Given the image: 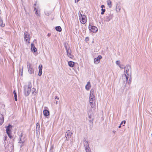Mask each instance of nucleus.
I'll return each instance as SVG.
<instances>
[{
	"label": "nucleus",
	"instance_id": "nucleus-2",
	"mask_svg": "<svg viewBox=\"0 0 152 152\" xmlns=\"http://www.w3.org/2000/svg\"><path fill=\"white\" fill-rule=\"evenodd\" d=\"M124 72L125 73V77L126 79V82H127L129 83L128 78L129 76L131 74V66L129 65H126L124 67Z\"/></svg>",
	"mask_w": 152,
	"mask_h": 152
},
{
	"label": "nucleus",
	"instance_id": "nucleus-23",
	"mask_svg": "<svg viewBox=\"0 0 152 152\" xmlns=\"http://www.w3.org/2000/svg\"><path fill=\"white\" fill-rule=\"evenodd\" d=\"M35 13L36 15L37 16H40V10H35Z\"/></svg>",
	"mask_w": 152,
	"mask_h": 152
},
{
	"label": "nucleus",
	"instance_id": "nucleus-29",
	"mask_svg": "<svg viewBox=\"0 0 152 152\" xmlns=\"http://www.w3.org/2000/svg\"><path fill=\"white\" fill-rule=\"evenodd\" d=\"M54 150L53 149V146L52 145L51 147L50 150V152H54Z\"/></svg>",
	"mask_w": 152,
	"mask_h": 152
},
{
	"label": "nucleus",
	"instance_id": "nucleus-42",
	"mask_svg": "<svg viewBox=\"0 0 152 152\" xmlns=\"http://www.w3.org/2000/svg\"><path fill=\"white\" fill-rule=\"evenodd\" d=\"M55 99H57L58 100L59 99V98L57 96H56L55 97Z\"/></svg>",
	"mask_w": 152,
	"mask_h": 152
},
{
	"label": "nucleus",
	"instance_id": "nucleus-26",
	"mask_svg": "<svg viewBox=\"0 0 152 152\" xmlns=\"http://www.w3.org/2000/svg\"><path fill=\"white\" fill-rule=\"evenodd\" d=\"M86 152H91L90 148L89 147L85 148Z\"/></svg>",
	"mask_w": 152,
	"mask_h": 152
},
{
	"label": "nucleus",
	"instance_id": "nucleus-16",
	"mask_svg": "<svg viewBox=\"0 0 152 152\" xmlns=\"http://www.w3.org/2000/svg\"><path fill=\"white\" fill-rule=\"evenodd\" d=\"M91 87V85L90 82H88L87 85L86 86L85 88L87 90H88Z\"/></svg>",
	"mask_w": 152,
	"mask_h": 152
},
{
	"label": "nucleus",
	"instance_id": "nucleus-31",
	"mask_svg": "<svg viewBox=\"0 0 152 152\" xmlns=\"http://www.w3.org/2000/svg\"><path fill=\"white\" fill-rule=\"evenodd\" d=\"M66 52L67 54H68V53H69L70 52V50H71L69 47L68 48V49H66Z\"/></svg>",
	"mask_w": 152,
	"mask_h": 152
},
{
	"label": "nucleus",
	"instance_id": "nucleus-18",
	"mask_svg": "<svg viewBox=\"0 0 152 152\" xmlns=\"http://www.w3.org/2000/svg\"><path fill=\"white\" fill-rule=\"evenodd\" d=\"M113 16L112 15H110L107 17L106 19V21L108 22L112 19Z\"/></svg>",
	"mask_w": 152,
	"mask_h": 152
},
{
	"label": "nucleus",
	"instance_id": "nucleus-6",
	"mask_svg": "<svg viewBox=\"0 0 152 152\" xmlns=\"http://www.w3.org/2000/svg\"><path fill=\"white\" fill-rule=\"evenodd\" d=\"M27 67L28 72L30 74L34 73L33 68L31 66V64L29 62L27 63Z\"/></svg>",
	"mask_w": 152,
	"mask_h": 152
},
{
	"label": "nucleus",
	"instance_id": "nucleus-15",
	"mask_svg": "<svg viewBox=\"0 0 152 152\" xmlns=\"http://www.w3.org/2000/svg\"><path fill=\"white\" fill-rule=\"evenodd\" d=\"M31 51L35 52L37 51V49L35 48L34 44L32 43L31 45Z\"/></svg>",
	"mask_w": 152,
	"mask_h": 152
},
{
	"label": "nucleus",
	"instance_id": "nucleus-10",
	"mask_svg": "<svg viewBox=\"0 0 152 152\" xmlns=\"http://www.w3.org/2000/svg\"><path fill=\"white\" fill-rule=\"evenodd\" d=\"M88 28L90 31L94 33L98 31L97 28L94 26L89 25Z\"/></svg>",
	"mask_w": 152,
	"mask_h": 152
},
{
	"label": "nucleus",
	"instance_id": "nucleus-38",
	"mask_svg": "<svg viewBox=\"0 0 152 152\" xmlns=\"http://www.w3.org/2000/svg\"><path fill=\"white\" fill-rule=\"evenodd\" d=\"M101 7L102 8L101 10H104L103 8H104V5H101ZM104 10H105L104 9Z\"/></svg>",
	"mask_w": 152,
	"mask_h": 152
},
{
	"label": "nucleus",
	"instance_id": "nucleus-32",
	"mask_svg": "<svg viewBox=\"0 0 152 152\" xmlns=\"http://www.w3.org/2000/svg\"><path fill=\"white\" fill-rule=\"evenodd\" d=\"M42 65L41 64L39 65V70H42Z\"/></svg>",
	"mask_w": 152,
	"mask_h": 152
},
{
	"label": "nucleus",
	"instance_id": "nucleus-46",
	"mask_svg": "<svg viewBox=\"0 0 152 152\" xmlns=\"http://www.w3.org/2000/svg\"><path fill=\"white\" fill-rule=\"evenodd\" d=\"M113 133H115V132H116V131H114L113 132Z\"/></svg>",
	"mask_w": 152,
	"mask_h": 152
},
{
	"label": "nucleus",
	"instance_id": "nucleus-36",
	"mask_svg": "<svg viewBox=\"0 0 152 152\" xmlns=\"http://www.w3.org/2000/svg\"><path fill=\"white\" fill-rule=\"evenodd\" d=\"M13 94H14V97L17 96V94L15 90H14L13 91Z\"/></svg>",
	"mask_w": 152,
	"mask_h": 152
},
{
	"label": "nucleus",
	"instance_id": "nucleus-13",
	"mask_svg": "<svg viewBox=\"0 0 152 152\" xmlns=\"http://www.w3.org/2000/svg\"><path fill=\"white\" fill-rule=\"evenodd\" d=\"M24 138V137L23 136L22 133H21L20 134V138L19 143L22 144L24 143L25 141Z\"/></svg>",
	"mask_w": 152,
	"mask_h": 152
},
{
	"label": "nucleus",
	"instance_id": "nucleus-34",
	"mask_svg": "<svg viewBox=\"0 0 152 152\" xmlns=\"http://www.w3.org/2000/svg\"><path fill=\"white\" fill-rule=\"evenodd\" d=\"M120 61H116V64H117L119 66V65H120Z\"/></svg>",
	"mask_w": 152,
	"mask_h": 152
},
{
	"label": "nucleus",
	"instance_id": "nucleus-41",
	"mask_svg": "<svg viewBox=\"0 0 152 152\" xmlns=\"http://www.w3.org/2000/svg\"><path fill=\"white\" fill-rule=\"evenodd\" d=\"M17 96L14 97H15V100L16 101H17Z\"/></svg>",
	"mask_w": 152,
	"mask_h": 152
},
{
	"label": "nucleus",
	"instance_id": "nucleus-37",
	"mask_svg": "<svg viewBox=\"0 0 152 152\" xmlns=\"http://www.w3.org/2000/svg\"><path fill=\"white\" fill-rule=\"evenodd\" d=\"M123 123H124V124H125L126 123V121L124 120V121H122V122H121V123L120 124L121 125L123 124Z\"/></svg>",
	"mask_w": 152,
	"mask_h": 152
},
{
	"label": "nucleus",
	"instance_id": "nucleus-48",
	"mask_svg": "<svg viewBox=\"0 0 152 152\" xmlns=\"http://www.w3.org/2000/svg\"><path fill=\"white\" fill-rule=\"evenodd\" d=\"M34 7V10H36V8L35 7Z\"/></svg>",
	"mask_w": 152,
	"mask_h": 152
},
{
	"label": "nucleus",
	"instance_id": "nucleus-20",
	"mask_svg": "<svg viewBox=\"0 0 152 152\" xmlns=\"http://www.w3.org/2000/svg\"><path fill=\"white\" fill-rule=\"evenodd\" d=\"M107 2L110 8H111L112 6L111 1L110 0H107Z\"/></svg>",
	"mask_w": 152,
	"mask_h": 152
},
{
	"label": "nucleus",
	"instance_id": "nucleus-12",
	"mask_svg": "<svg viewBox=\"0 0 152 152\" xmlns=\"http://www.w3.org/2000/svg\"><path fill=\"white\" fill-rule=\"evenodd\" d=\"M102 58V56H99L95 58L94 60V62L95 64H98L99 63L100 59Z\"/></svg>",
	"mask_w": 152,
	"mask_h": 152
},
{
	"label": "nucleus",
	"instance_id": "nucleus-5",
	"mask_svg": "<svg viewBox=\"0 0 152 152\" xmlns=\"http://www.w3.org/2000/svg\"><path fill=\"white\" fill-rule=\"evenodd\" d=\"M12 126L10 125L7 127L6 128V132L8 136L11 139L12 137V136L11 135V130L12 129Z\"/></svg>",
	"mask_w": 152,
	"mask_h": 152
},
{
	"label": "nucleus",
	"instance_id": "nucleus-22",
	"mask_svg": "<svg viewBox=\"0 0 152 152\" xmlns=\"http://www.w3.org/2000/svg\"><path fill=\"white\" fill-rule=\"evenodd\" d=\"M4 122V117L2 115H1V117L0 118V125H2Z\"/></svg>",
	"mask_w": 152,
	"mask_h": 152
},
{
	"label": "nucleus",
	"instance_id": "nucleus-14",
	"mask_svg": "<svg viewBox=\"0 0 152 152\" xmlns=\"http://www.w3.org/2000/svg\"><path fill=\"white\" fill-rule=\"evenodd\" d=\"M83 144L85 148L89 147L88 142L87 140L85 139V140H84Z\"/></svg>",
	"mask_w": 152,
	"mask_h": 152
},
{
	"label": "nucleus",
	"instance_id": "nucleus-25",
	"mask_svg": "<svg viewBox=\"0 0 152 152\" xmlns=\"http://www.w3.org/2000/svg\"><path fill=\"white\" fill-rule=\"evenodd\" d=\"M55 29L56 31H58L59 32H61V31L62 29L61 27L60 26H56V27Z\"/></svg>",
	"mask_w": 152,
	"mask_h": 152
},
{
	"label": "nucleus",
	"instance_id": "nucleus-21",
	"mask_svg": "<svg viewBox=\"0 0 152 152\" xmlns=\"http://www.w3.org/2000/svg\"><path fill=\"white\" fill-rule=\"evenodd\" d=\"M0 26L2 27H4L5 26V24L3 23L1 17H0Z\"/></svg>",
	"mask_w": 152,
	"mask_h": 152
},
{
	"label": "nucleus",
	"instance_id": "nucleus-27",
	"mask_svg": "<svg viewBox=\"0 0 152 152\" xmlns=\"http://www.w3.org/2000/svg\"><path fill=\"white\" fill-rule=\"evenodd\" d=\"M32 94L33 95H35L37 93V91L34 88H33L32 89Z\"/></svg>",
	"mask_w": 152,
	"mask_h": 152
},
{
	"label": "nucleus",
	"instance_id": "nucleus-39",
	"mask_svg": "<svg viewBox=\"0 0 152 152\" xmlns=\"http://www.w3.org/2000/svg\"><path fill=\"white\" fill-rule=\"evenodd\" d=\"M45 15H49V13H48L47 12V11H46L45 12Z\"/></svg>",
	"mask_w": 152,
	"mask_h": 152
},
{
	"label": "nucleus",
	"instance_id": "nucleus-3",
	"mask_svg": "<svg viewBox=\"0 0 152 152\" xmlns=\"http://www.w3.org/2000/svg\"><path fill=\"white\" fill-rule=\"evenodd\" d=\"M79 18L80 22L83 24H85L86 21V18L84 14H82L80 11H79L78 13Z\"/></svg>",
	"mask_w": 152,
	"mask_h": 152
},
{
	"label": "nucleus",
	"instance_id": "nucleus-49",
	"mask_svg": "<svg viewBox=\"0 0 152 152\" xmlns=\"http://www.w3.org/2000/svg\"><path fill=\"white\" fill-rule=\"evenodd\" d=\"M50 34H48V36H50Z\"/></svg>",
	"mask_w": 152,
	"mask_h": 152
},
{
	"label": "nucleus",
	"instance_id": "nucleus-4",
	"mask_svg": "<svg viewBox=\"0 0 152 152\" xmlns=\"http://www.w3.org/2000/svg\"><path fill=\"white\" fill-rule=\"evenodd\" d=\"M31 90V87L29 84L27 86H25L24 88V94L26 96H27L29 94Z\"/></svg>",
	"mask_w": 152,
	"mask_h": 152
},
{
	"label": "nucleus",
	"instance_id": "nucleus-1",
	"mask_svg": "<svg viewBox=\"0 0 152 152\" xmlns=\"http://www.w3.org/2000/svg\"><path fill=\"white\" fill-rule=\"evenodd\" d=\"M89 102L91 107L94 108L96 106L95 97L94 90L93 89L90 91Z\"/></svg>",
	"mask_w": 152,
	"mask_h": 152
},
{
	"label": "nucleus",
	"instance_id": "nucleus-11",
	"mask_svg": "<svg viewBox=\"0 0 152 152\" xmlns=\"http://www.w3.org/2000/svg\"><path fill=\"white\" fill-rule=\"evenodd\" d=\"M72 134L69 130H67L65 133V136L66 137V140H69V139L70 138Z\"/></svg>",
	"mask_w": 152,
	"mask_h": 152
},
{
	"label": "nucleus",
	"instance_id": "nucleus-7",
	"mask_svg": "<svg viewBox=\"0 0 152 152\" xmlns=\"http://www.w3.org/2000/svg\"><path fill=\"white\" fill-rule=\"evenodd\" d=\"M24 38L27 43H28V44L30 43L29 41L30 40V36L29 34L27 31H25L24 33Z\"/></svg>",
	"mask_w": 152,
	"mask_h": 152
},
{
	"label": "nucleus",
	"instance_id": "nucleus-24",
	"mask_svg": "<svg viewBox=\"0 0 152 152\" xmlns=\"http://www.w3.org/2000/svg\"><path fill=\"white\" fill-rule=\"evenodd\" d=\"M36 129L37 130L39 131L40 130V126L39 124L38 123H37L36 124Z\"/></svg>",
	"mask_w": 152,
	"mask_h": 152
},
{
	"label": "nucleus",
	"instance_id": "nucleus-50",
	"mask_svg": "<svg viewBox=\"0 0 152 152\" xmlns=\"http://www.w3.org/2000/svg\"><path fill=\"white\" fill-rule=\"evenodd\" d=\"M57 103H58V102L57 101L56 102V104H57Z\"/></svg>",
	"mask_w": 152,
	"mask_h": 152
},
{
	"label": "nucleus",
	"instance_id": "nucleus-44",
	"mask_svg": "<svg viewBox=\"0 0 152 152\" xmlns=\"http://www.w3.org/2000/svg\"><path fill=\"white\" fill-rule=\"evenodd\" d=\"M119 67H120V68L121 69H123V68L122 67H121V66H120V65H119Z\"/></svg>",
	"mask_w": 152,
	"mask_h": 152
},
{
	"label": "nucleus",
	"instance_id": "nucleus-47",
	"mask_svg": "<svg viewBox=\"0 0 152 152\" xmlns=\"http://www.w3.org/2000/svg\"><path fill=\"white\" fill-rule=\"evenodd\" d=\"M22 145H20V148H21V147H22Z\"/></svg>",
	"mask_w": 152,
	"mask_h": 152
},
{
	"label": "nucleus",
	"instance_id": "nucleus-8",
	"mask_svg": "<svg viewBox=\"0 0 152 152\" xmlns=\"http://www.w3.org/2000/svg\"><path fill=\"white\" fill-rule=\"evenodd\" d=\"M7 136H4V147L5 148L9 149L11 147L12 145L10 142H7V143H6V141H7Z\"/></svg>",
	"mask_w": 152,
	"mask_h": 152
},
{
	"label": "nucleus",
	"instance_id": "nucleus-40",
	"mask_svg": "<svg viewBox=\"0 0 152 152\" xmlns=\"http://www.w3.org/2000/svg\"><path fill=\"white\" fill-rule=\"evenodd\" d=\"M102 12L101 13V14L103 15L104 14V12H105V10H102Z\"/></svg>",
	"mask_w": 152,
	"mask_h": 152
},
{
	"label": "nucleus",
	"instance_id": "nucleus-28",
	"mask_svg": "<svg viewBox=\"0 0 152 152\" xmlns=\"http://www.w3.org/2000/svg\"><path fill=\"white\" fill-rule=\"evenodd\" d=\"M71 50H70V52L69 53H68V54H67V55L70 58H71L72 56V55L71 54Z\"/></svg>",
	"mask_w": 152,
	"mask_h": 152
},
{
	"label": "nucleus",
	"instance_id": "nucleus-30",
	"mask_svg": "<svg viewBox=\"0 0 152 152\" xmlns=\"http://www.w3.org/2000/svg\"><path fill=\"white\" fill-rule=\"evenodd\" d=\"M42 73V70H39L38 75L39 76H40L41 75Z\"/></svg>",
	"mask_w": 152,
	"mask_h": 152
},
{
	"label": "nucleus",
	"instance_id": "nucleus-17",
	"mask_svg": "<svg viewBox=\"0 0 152 152\" xmlns=\"http://www.w3.org/2000/svg\"><path fill=\"white\" fill-rule=\"evenodd\" d=\"M43 113L44 115L45 116H47L49 115V112L47 110H43Z\"/></svg>",
	"mask_w": 152,
	"mask_h": 152
},
{
	"label": "nucleus",
	"instance_id": "nucleus-19",
	"mask_svg": "<svg viewBox=\"0 0 152 152\" xmlns=\"http://www.w3.org/2000/svg\"><path fill=\"white\" fill-rule=\"evenodd\" d=\"M68 65L71 67H73L74 66V63L72 61H69L68 62Z\"/></svg>",
	"mask_w": 152,
	"mask_h": 152
},
{
	"label": "nucleus",
	"instance_id": "nucleus-43",
	"mask_svg": "<svg viewBox=\"0 0 152 152\" xmlns=\"http://www.w3.org/2000/svg\"><path fill=\"white\" fill-rule=\"evenodd\" d=\"M80 0H75V3H77Z\"/></svg>",
	"mask_w": 152,
	"mask_h": 152
},
{
	"label": "nucleus",
	"instance_id": "nucleus-9",
	"mask_svg": "<svg viewBox=\"0 0 152 152\" xmlns=\"http://www.w3.org/2000/svg\"><path fill=\"white\" fill-rule=\"evenodd\" d=\"M88 114L89 118L90 119V121L93 120V114L92 112V109L90 108L88 111Z\"/></svg>",
	"mask_w": 152,
	"mask_h": 152
},
{
	"label": "nucleus",
	"instance_id": "nucleus-35",
	"mask_svg": "<svg viewBox=\"0 0 152 152\" xmlns=\"http://www.w3.org/2000/svg\"><path fill=\"white\" fill-rule=\"evenodd\" d=\"M64 47L66 50L68 49V48L67 47V44L66 43H65L64 44Z\"/></svg>",
	"mask_w": 152,
	"mask_h": 152
},
{
	"label": "nucleus",
	"instance_id": "nucleus-45",
	"mask_svg": "<svg viewBox=\"0 0 152 152\" xmlns=\"http://www.w3.org/2000/svg\"><path fill=\"white\" fill-rule=\"evenodd\" d=\"M121 124L119 126H118V128H120L121 127Z\"/></svg>",
	"mask_w": 152,
	"mask_h": 152
},
{
	"label": "nucleus",
	"instance_id": "nucleus-33",
	"mask_svg": "<svg viewBox=\"0 0 152 152\" xmlns=\"http://www.w3.org/2000/svg\"><path fill=\"white\" fill-rule=\"evenodd\" d=\"M23 66H22L21 70H20V72H21V76H22V75H23Z\"/></svg>",
	"mask_w": 152,
	"mask_h": 152
}]
</instances>
